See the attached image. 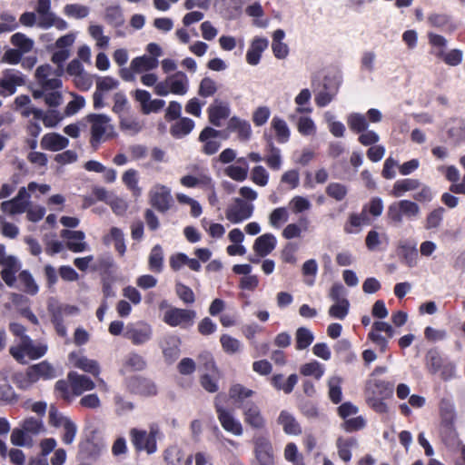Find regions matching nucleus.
Returning a JSON list of instances; mask_svg holds the SVG:
<instances>
[{
	"instance_id": "20e7f679",
	"label": "nucleus",
	"mask_w": 465,
	"mask_h": 465,
	"mask_svg": "<svg viewBox=\"0 0 465 465\" xmlns=\"http://www.w3.org/2000/svg\"><path fill=\"white\" fill-rule=\"evenodd\" d=\"M161 434L160 428L155 423L150 425L149 431L135 428L130 430L131 441L135 450L148 454L157 451V439Z\"/></svg>"
},
{
	"instance_id": "0eeeda50",
	"label": "nucleus",
	"mask_w": 465,
	"mask_h": 465,
	"mask_svg": "<svg viewBox=\"0 0 465 465\" xmlns=\"http://www.w3.org/2000/svg\"><path fill=\"white\" fill-rule=\"evenodd\" d=\"M254 458L252 465H275V456L271 440L266 435L252 438Z\"/></svg>"
},
{
	"instance_id": "f3484780",
	"label": "nucleus",
	"mask_w": 465,
	"mask_h": 465,
	"mask_svg": "<svg viewBox=\"0 0 465 465\" xmlns=\"http://www.w3.org/2000/svg\"><path fill=\"white\" fill-rule=\"evenodd\" d=\"M221 134V131L213 127H205L199 135V141L203 143L202 151L207 155H213L218 152L221 147V143L217 138Z\"/></svg>"
},
{
	"instance_id": "774afa93",
	"label": "nucleus",
	"mask_w": 465,
	"mask_h": 465,
	"mask_svg": "<svg viewBox=\"0 0 465 465\" xmlns=\"http://www.w3.org/2000/svg\"><path fill=\"white\" fill-rule=\"evenodd\" d=\"M448 134L455 143H465V123L462 121H454L453 124L448 130Z\"/></svg>"
},
{
	"instance_id": "338daca9",
	"label": "nucleus",
	"mask_w": 465,
	"mask_h": 465,
	"mask_svg": "<svg viewBox=\"0 0 465 465\" xmlns=\"http://www.w3.org/2000/svg\"><path fill=\"white\" fill-rule=\"evenodd\" d=\"M289 207L294 214H298L309 211L312 203L306 197L297 195L290 200Z\"/></svg>"
},
{
	"instance_id": "a878e982",
	"label": "nucleus",
	"mask_w": 465,
	"mask_h": 465,
	"mask_svg": "<svg viewBox=\"0 0 465 465\" xmlns=\"http://www.w3.org/2000/svg\"><path fill=\"white\" fill-rule=\"evenodd\" d=\"M68 380L73 393L76 396L81 395L84 391H92L94 388V382L87 376L78 374L77 372H70Z\"/></svg>"
},
{
	"instance_id": "f257e3e1",
	"label": "nucleus",
	"mask_w": 465,
	"mask_h": 465,
	"mask_svg": "<svg viewBox=\"0 0 465 465\" xmlns=\"http://www.w3.org/2000/svg\"><path fill=\"white\" fill-rule=\"evenodd\" d=\"M241 197H235L225 210L226 219L232 224H239L250 219L254 212L253 202L258 198V193L249 186L239 189Z\"/></svg>"
},
{
	"instance_id": "2f4dec72",
	"label": "nucleus",
	"mask_w": 465,
	"mask_h": 465,
	"mask_svg": "<svg viewBox=\"0 0 465 465\" xmlns=\"http://www.w3.org/2000/svg\"><path fill=\"white\" fill-rule=\"evenodd\" d=\"M398 253L409 267H414L418 263V250L416 244L407 241H401L398 245Z\"/></svg>"
},
{
	"instance_id": "cd10ccee",
	"label": "nucleus",
	"mask_w": 465,
	"mask_h": 465,
	"mask_svg": "<svg viewBox=\"0 0 465 465\" xmlns=\"http://www.w3.org/2000/svg\"><path fill=\"white\" fill-rule=\"evenodd\" d=\"M277 423L282 426L284 433L288 435H300L302 433V426L288 411H282L277 418Z\"/></svg>"
},
{
	"instance_id": "09e8293b",
	"label": "nucleus",
	"mask_w": 465,
	"mask_h": 465,
	"mask_svg": "<svg viewBox=\"0 0 465 465\" xmlns=\"http://www.w3.org/2000/svg\"><path fill=\"white\" fill-rule=\"evenodd\" d=\"M111 240L114 242L115 250L119 252L121 256H123L126 251L124 234L123 231L117 227H113L110 231V234L108 236H105L104 239L105 243H109Z\"/></svg>"
},
{
	"instance_id": "393cba45",
	"label": "nucleus",
	"mask_w": 465,
	"mask_h": 465,
	"mask_svg": "<svg viewBox=\"0 0 465 465\" xmlns=\"http://www.w3.org/2000/svg\"><path fill=\"white\" fill-rule=\"evenodd\" d=\"M228 130L237 134L241 142H247L251 139L252 131L250 123L237 116H232L228 122Z\"/></svg>"
},
{
	"instance_id": "b1692460",
	"label": "nucleus",
	"mask_w": 465,
	"mask_h": 465,
	"mask_svg": "<svg viewBox=\"0 0 465 465\" xmlns=\"http://www.w3.org/2000/svg\"><path fill=\"white\" fill-rule=\"evenodd\" d=\"M130 390L143 396H154L157 393V387L154 382L143 377H134L129 381Z\"/></svg>"
},
{
	"instance_id": "58836bf2",
	"label": "nucleus",
	"mask_w": 465,
	"mask_h": 465,
	"mask_svg": "<svg viewBox=\"0 0 465 465\" xmlns=\"http://www.w3.org/2000/svg\"><path fill=\"white\" fill-rule=\"evenodd\" d=\"M131 62L132 68L139 74L154 70L159 65V60L156 59V57H151L148 54L137 56L134 58Z\"/></svg>"
},
{
	"instance_id": "412c9836",
	"label": "nucleus",
	"mask_w": 465,
	"mask_h": 465,
	"mask_svg": "<svg viewBox=\"0 0 465 465\" xmlns=\"http://www.w3.org/2000/svg\"><path fill=\"white\" fill-rule=\"evenodd\" d=\"M0 265L4 267L1 272L3 281L9 287H13L16 282L15 274L21 269V263L16 257L9 255L8 259L0 261Z\"/></svg>"
},
{
	"instance_id": "ea45409f",
	"label": "nucleus",
	"mask_w": 465,
	"mask_h": 465,
	"mask_svg": "<svg viewBox=\"0 0 465 465\" xmlns=\"http://www.w3.org/2000/svg\"><path fill=\"white\" fill-rule=\"evenodd\" d=\"M369 224V218L366 213V209H363L361 213H352L349 217L348 223L344 226V231L347 233H357L360 228L363 225Z\"/></svg>"
},
{
	"instance_id": "49530a36",
	"label": "nucleus",
	"mask_w": 465,
	"mask_h": 465,
	"mask_svg": "<svg viewBox=\"0 0 465 465\" xmlns=\"http://www.w3.org/2000/svg\"><path fill=\"white\" fill-rule=\"evenodd\" d=\"M124 185L132 192L133 195L138 197L142 193V189L138 185V173L134 169L126 170L122 177Z\"/></svg>"
},
{
	"instance_id": "a18cd8bd",
	"label": "nucleus",
	"mask_w": 465,
	"mask_h": 465,
	"mask_svg": "<svg viewBox=\"0 0 465 465\" xmlns=\"http://www.w3.org/2000/svg\"><path fill=\"white\" fill-rule=\"evenodd\" d=\"M297 382L298 377L296 374H291L286 381H283V376L282 374H276L272 378V384L273 387L279 391H283L287 394L292 391Z\"/></svg>"
},
{
	"instance_id": "f03ea898",
	"label": "nucleus",
	"mask_w": 465,
	"mask_h": 465,
	"mask_svg": "<svg viewBox=\"0 0 465 465\" xmlns=\"http://www.w3.org/2000/svg\"><path fill=\"white\" fill-rule=\"evenodd\" d=\"M90 128V144L93 148L116 136L114 125L110 116L104 114H90L85 117Z\"/></svg>"
},
{
	"instance_id": "f8f14e48",
	"label": "nucleus",
	"mask_w": 465,
	"mask_h": 465,
	"mask_svg": "<svg viewBox=\"0 0 465 465\" xmlns=\"http://www.w3.org/2000/svg\"><path fill=\"white\" fill-rule=\"evenodd\" d=\"M124 336L134 345H142L152 339V326L144 322H137L126 325Z\"/></svg>"
},
{
	"instance_id": "a19ab883",
	"label": "nucleus",
	"mask_w": 465,
	"mask_h": 465,
	"mask_svg": "<svg viewBox=\"0 0 465 465\" xmlns=\"http://www.w3.org/2000/svg\"><path fill=\"white\" fill-rule=\"evenodd\" d=\"M341 383L342 379L337 375L331 376L328 380L329 399L334 404L340 403L342 400Z\"/></svg>"
},
{
	"instance_id": "ddd939ff",
	"label": "nucleus",
	"mask_w": 465,
	"mask_h": 465,
	"mask_svg": "<svg viewBox=\"0 0 465 465\" xmlns=\"http://www.w3.org/2000/svg\"><path fill=\"white\" fill-rule=\"evenodd\" d=\"M29 200L30 194L25 187H21L15 198L1 203L0 209L10 215L20 214L26 211Z\"/></svg>"
},
{
	"instance_id": "bf43d9fd",
	"label": "nucleus",
	"mask_w": 465,
	"mask_h": 465,
	"mask_svg": "<svg viewBox=\"0 0 465 465\" xmlns=\"http://www.w3.org/2000/svg\"><path fill=\"white\" fill-rule=\"evenodd\" d=\"M64 13L66 16L74 19L85 18L89 13V7L80 4H68L64 7Z\"/></svg>"
},
{
	"instance_id": "f704fd0d",
	"label": "nucleus",
	"mask_w": 465,
	"mask_h": 465,
	"mask_svg": "<svg viewBox=\"0 0 465 465\" xmlns=\"http://www.w3.org/2000/svg\"><path fill=\"white\" fill-rule=\"evenodd\" d=\"M266 155L264 162L267 166L273 171H279L282 166V156L280 148L274 145L272 142L268 143L266 145Z\"/></svg>"
},
{
	"instance_id": "423d86ee",
	"label": "nucleus",
	"mask_w": 465,
	"mask_h": 465,
	"mask_svg": "<svg viewBox=\"0 0 465 465\" xmlns=\"http://www.w3.org/2000/svg\"><path fill=\"white\" fill-rule=\"evenodd\" d=\"M420 213V208L416 202L411 200H400L392 203L388 207V218L395 223H401L403 218L413 220Z\"/></svg>"
},
{
	"instance_id": "e433bc0d",
	"label": "nucleus",
	"mask_w": 465,
	"mask_h": 465,
	"mask_svg": "<svg viewBox=\"0 0 465 465\" xmlns=\"http://www.w3.org/2000/svg\"><path fill=\"white\" fill-rule=\"evenodd\" d=\"M23 347L25 349L26 356L31 360H37L43 357L47 351L46 343H35L30 337L23 338Z\"/></svg>"
},
{
	"instance_id": "680f3d73",
	"label": "nucleus",
	"mask_w": 465,
	"mask_h": 465,
	"mask_svg": "<svg viewBox=\"0 0 465 465\" xmlns=\"http://www.w3.org/2000/svg\"><path fill=\"white\" fill-rule=\"evenodd\" d=\"M302 272L303 276L305 277V283L309 286L314 284L315 277L318 272V263L316 260L310 259L307 260L302 267Z\"/></svg>"
},
{
	"instance_id": "79ce46f5",
	"label": "nucleus",
	"mask_w": 465,
	"mask_h": 465,
	"mask_svg": "<svg viewBox=\"0 0 465 465\" xmlns=\"http://www.w3.org/2000/svg\"><path fill=\"white\" fill-rule=\"evenodd\" d=\"M194 122L188 117H182L172 125L170 133L176 138H182L189 134L194 128Z\"/></svg>"
},
{
	"instance_id": "de8ad7c7",
	"label": "nucleus",
	"mask_w": 465,
	"mask_h": 465,
	"mask_svg": "<svg viewBox=\"0 0 465 465\" xmlns=\"http://www.w3.org/2000/svg\"><path fill=\"white\" fill-rule=\"evenodd\" d=\"M10 441L13 445L18 447L31 448L34 445L32 436L22 428H15L13 430L10 436Z\"/></svg>"
},
{
	"instance_id": "6e6552de",
	"label": "nucleus",
	"mask_w": 465,
	"mask_h": 465,
	"mask_svg": "<svg viewBox=\"0 0 465 465\" xmlns=\"http://www.w3.org/2000/svg\"><path fill=\"white\" fill-rule=\"evenodd\" d=\"M195 318L193 310L171 307L164 312L163 321L171 327L188 329L194 324Z\"/></svg>"
},
{
	"instance_id": "9b49d317",
	"label": "nucleus",
	"mask_w": 465,
	"mask_h": 465,
	"mask_svg": "<svg viewBox=\"0 0 465 465\" xmlns=\"http://www.w3.org/2000/svg\"><path fill=\"white\" fill-rule=\"evenodd\" d=\"M25 84V76L15 69H5L0 77V95L11 96L16 92L18 86Z\"/></svg>"
},
{
	"instance_id": "37998d69",
	"label": "nucleus",
	"mask_w": 465,
	"mask_h": 465,
	"mask_svg": "<svg viewBox=\"0 0 465 465\" xmlns=\"http://www.w3.org/2000/svg\"><path fill=\"white\" fill-rule=\"evenodd\" d=\"M314 341V334L306 327H300L295 332V348L302 351L311 346Z\"/></svg>"
},
{
	"instance_id": "473e14b6",
	"label": "nucleus",
	"mask_w": 465,
	"mask_h": 465,
	"mask_svg": "<svg viewBox=\"0 0 465 465\" xmlns=\"http://www.w3.org/2000/svg\"><path fill=\"white\" fill-rule=\"evenodd\" d=\"M420 185V181L413 178H405L394 183L391 194L393 197L400 198L408 192L416 191Z\"/></svg>"
},
{
	"instance_id": "864d4df0",
	"label": "nucleus",
	"mask_w": 465,
	"mask_h": 465,
	"mask_svg": "<svg viewBox=\"0 0 465 465\" xmlns=\"http://www.w3.org/2000/svg\"><path fill=\"white\" fill-rule=\"evenodd\" d=\"M19 283L21 284V289L31 294L35 295L38 292V285L35 282L31 273L27 271H23L18 275Z\"/></svg>"
},
{
	"instance_id": "c9c22d12",
	"label": "nucleus",
	"mask_w": 465,
	"mask_h": 465,
	"mask_svg": "<svg viewBox=\"0 0 465 465\" xmlns=\"http://www.w3.org/2000/svg\"><path fill=\"white\" fill-rule=\"evenodd\" d=\"M120 128L123 132L134 135L144 128V122L133 115H120Z\"/></svg>"
},
{
	"instance_id": "dca6fc26",
	"label": "nucleus",
	"mask_w": 465,
	"mask_h": 465,
	"mask_svg": "<svg viewBox=\"0 0 465 465\" xmlns=\"http://www.w3.org/2000/svg\"><path fill=\"white\" fill-rule=\"evenodd\" d=\"M244 422L255 430H262L266 427V419L260 407L253 402L246 403L242 408Z\"/></svg>"
},
{
	"instance_id": "69168bd1",
	"label": "nucleus",
	"mask_w": 465,
	"mask_h": 465,
	"mask_svg": "<svg viewBox=\"0 0 465 465\" xmlns=\"http://www.w3.org/2000/svg\"><path fill=\"white\" fill-rule=\"evenodd\" d=\"M269 173L262 165H256L251 172V180L258 186L264 187L269 182Z\"/></svg>"
},
{
	"instance_id": "4c0bfd02",
	"label": "nucleus",
	"mask_w": 465,
	"mask_h": 465,
	"mask_svg": "<svg viewBox=\"0 0 465 465\" xmlns=\"http://www.w3.org/2000/svg\"><path fill=\"white\" fill-rule=\"evenodd\" d=\"M272 129L274 131L275 137L278 143H286L291 138V130L282 118L273 116L271 122Z\"/></svg>"
},
{
	"instance_id": "c756f323",
	"label": "nucleus",
	"mask_w": 465,
	"mask_h": 465,
	"mask_svg": "<svg viewBox=\"0 0 465 465\" xmlns=\"http://www.w3.org/2000/svg\"><path fill=\"white\" fill-rule=\"evenodd\" d=\"M29 369L31 371L30 376L35 379V382L40 380H52L57 376L54 368L46 361L34 364Z\"/></svg>"
},
{
	"instance_id": "4be33fe9",
	"label": "nucleus",
	"mask_w": 465,
	"mask_h": 465,
	"mask_svg": "<svg viewBox=\"0 0 465 465\" xmlns=\"http://www.w3.org/2000/svg\"><path fill=\"white\" fill-rule=\"evenodd\" d=\"M69 361L76 368L85 372H89L97 377L100 374V366L95 360L87 358L77 352L69 354Z\"/></svg>"
},
{
	"instance_id": "052dcab7",
	"label": "nucleus",
	"mask_w": 465,
	"mask_h": 465,
	"mask_svg": "<svg viewBox=\"0 0 465 465\" xmlns=\"http://www.w3.org/2000/svg\"><path fill=\"white\" fill-rule=\"evenodd\" d=\"M164 460L168 465H183V452L177 445L168 447L164 451Z\"/></svg>"
},
{
	"instance_id": "a211bd4d",
	"label": "nucleus",
	"mask_w": 465,
	"mask_h": 465,
	"mask_svg": "<svg viewBox=\"0 0 465 465\" xmlns=\"http://www.w3.org/2000/svg\"><path fill=\"white\" fill-rule=\"evenodd\" d=\"M231 108L227 102L215 99L208 108L209 121L216 127L222 126L223 121L230 116Z\"/></svg>"
},
{
	"instance_id": "1a4fd4ad",
	"label": "nucleus",
	"mask_w": 465,
	"mask_h": 465,
	"mask_svg": "<svg viewBox=\"0 0 465 465\" xmlns=\"http://www.w3.org/2000/svg\"><path fill=\"white\" fill-rule=\"evenodd\" d=\"M214 406L217 412V418L223 430L234 436H242L243 433L242 424L229 410L221 405L220 395L215 398Z\"/></svg>"
},
{
	"instance_id": "603ef678",
	"label": "nucleus",
	"mask_w": 465,
	"mask_h": 465,
	"mask_svg": "<svg viewBox=\"0 0 465 465\" xmlns=\"http://www.w3.org/2000/svg\"><path fill=\"white\" fill-rule=\"evenodd\" d=\"M289 220V212L286 207H278L269 214V223L272 228L280 229Z\"/></svg>"
},
{
	"instance_id": "3c124183",
	"label": "nucleus",
	"mask_w": 465,
	"mask_h": 465,
	"mask_svg": "<svg viewBox=\"0 0 465 465\" xmlns=\"http://www.w3.org/2000/svg\"><path fill=\"white\" fill-rule=\"evenodd\" d=\"M10 42L22 54L30 52L34 47V41L23 33L14 34L11 36Z\"/></svg>"
},
{
	"instance_id": "c03bdc74",
	"label": "nucleus",
	"mask_w": 465,
	"mask_h": 465,
	"mask_svg": "<svg viewBox=\"0 0 465 465\" xmlns=\"http://www.w3.org/2000/svg\"><path fill=\"white\" fill-rule=\"evenodd\" d=\"M149 269L154 272H161L163 269V251L160 244L154 245L148 258Z\"/></svg>"
},
{
	"instance_id": "6e6d98bb",
	"label": "nucleus",
	"mask_w": 465,
	"mask_h": 465,
	"mask_svg": "<svg viewBox=\"0 0 465 465\" xmlns=\"http://www.w3.org/2000/svg\"><path fill=\"white\" fill-rule=\"evenodd\" d=\"M337 88H328L326 84L322 90L319 91L314 97L315 104L318 107H325L331 104L335 98Z\"/></svg>"
},
{
	"instance_id": "c85d7f7f",
	"label": "nucleus",
	"mask_w": 465,
	"mask_h": 465,
	"mask_svg": "<svg viewBox=\"0 0 465 465\" xmlns=\"http://www.w3.org/2000/svg\"><path fill=\"white\" fill-rule=\"evenodd\" d=\"M69 145V140L57 133H49L45 134L41 140V146L45 150L57 152L66 148Z\"/></svg>"
},
{
	"instance_id": "4468645a",
	"label": "nucleus",
	"mask_w": 465,
	"mask_h": 465,
	"mask_svg": "<svg viewBox=\"0 0 465 465\" xmlns=\"http://www.w3.org/2000/svg\"><path fill=\"white\" fill-rule=\"evenodd\" d=\"M151 204L159 212H166L172 203L171 189L165 185L155 184L149 193Z\"/></svg>"
},
{
	"instance_id": "e2e57ef3",
	"label": "nucleus",
	"mask_w": 465,
	"mask_h": 465,
	"mask_svg": "<svg viewBox=\"0 0 465 465\" xmlns=\"http://www.w3.org/2000/svg\"><path fill=\"white\" fill-rule=\"evenodd\" d=\"M220 342L223 350L228 354H234L242 349L241 341L228 334H223Z\"/></svg>"
},
{
	"instance_id": "39448f33",
	"label": "nucleus",
	"mask_w": 465,
	"mask_h": 465,
	"mask_svg": "<svg viewBox=\"0 0 465 465\" xmlns=\"http://www.w3.org/2000/svg\"><path fill=\"white\" fill-rule=\"evenodd\" d=\"M189 78L182 71L168 74L156 86V95L167 96L169 94L175 95H185L189 91Z\"/></svg>"
},
{
	"instance_id": "7c9ffc66",
	"label": "nucleus",
	"mask_w": 465,
	"mask_h": 465,
	"mask_svg": "<svg viewBox=\"0 0 465 465\" xmlns=\"http://www.w3.org/2000/svg\"><path fill=\"white\" fill-rule=\"evenodd\" d=\"M310 221L306 216H302L299 222L287 224L282 230V235L286 240H292L302 236V232H307Z\"/></svg>"
},
{
	"instance_id": "7ed1b4c3",
	"label": "nucleus",
	"mask_w": 465,
	"mask_h": 465,
	"mask_svg": "<svg viewBox=\"0 0 465 465\" xmlns=\"http://www.w3.org/2000/svg\"><path fill=\"white\" fill-rule=\"evenodd\" d=\"M64 68H53L52 65L45 64L38 66L35 70V84L39 87L33 90V97L40 99L45 93L54 89L62 88L60 77L64 74Z\"/></svg>"
},
{
	"instance_id": "aec40b11",
	"label": "nucleus",
	"mask_w": 465,
	"mask_h": 465,
	"mask_svg": "<svg viewBox=\"0 0 465 465\" xmlns=\"http://www.w3.org/2000/svg\"><path fill=\"white\" fill-rule=\"evenodd\" d=\"M276 246V237L271 232H266L255 239L252 250L258 256L266 257L275 250Z\"/></svg>"
},
{
	"instance_id": "9d476101",
	"label": "nucleus",
	"mask_w": 465,
	"mask_h": 465,
	"mask_svg": "<svg viewBox=\"0 0 465 465\" xmlns=\"http://www.w3.org/2000/svg\"><path fill=\"white\" fill-rule=\"evenodd\" d=\"M48 310L52 315V322L57 334L64 338L66 337L67 330L64 324V318L76 315L79 312V309L74 305L63 304L57 306L50 305Z\"/></svg>"
},
{
	"instance_id": "8fccbe9b",
	"label": "nucleus",
	"mask_w": 465,
	"mask_h": 465,
	"mask_svg": "<svg viewBox=\"0 0 465 465\" xmlns=\"http://www.w3.org/2000/svg\"><path fill=\"white\" fill-rule=\"evenodd\" d=\"M347 124L350 129L355 133H362L368 129V122L365 115L359 113H351L347 116Z\"/></svg>"
},
{
	"instance_id": "5701e85b",
	"label": "nucleus",
	"mask_w": 465,
	"mask_h": 465,
	"mask_svg": "<svg viewBox=\"0 0 465 465\" xmlns=\"http://www.w3.org/2000/svg\"><path fill=\"white\" fill-rule=\"evenodd\" d=\"M358 440L355 437L340 436L336 440V448L339 458L345 463H349L352 458V450L358 448Z\"/></svg>"
},
{
	"instance_id": "5fc2aeb1",
	"label": "nucleus",
	"mask_w": 465,
	"mask_h": 465,
	"mask_svg": "<svg viewBox=\"0 0 465 465\" xmlns=\"http://www.w3.org/2000/svg\"><path fill=\"white\" fill-rule=\"evenodd\" d=\"M300 371L304 376H312L316 380H320L325 372V368L322 363L313 361L302 365Z\"/></svg>"
},
{
	"instance_id": "4d7b16f0",
	"label": "nucleus",
	"mask_w": 465,
	"mask_h": 465,
	"mask_svg": "<svg viewBox=\"0 0 465 465\" xmlns=\"http://www.w3.org/2000/svg\"><path fill=\"white\" fill-rule=\"evenodd\" d=\"M428 38L430 45L433 47L431 54L438 58H440V56H442L447 46V39L440 35L433 33H430L428 35Z\"/></svg>"
},
{
	"instance_id": "13d9d810",
	"label": "nucleus",
	"mask_w": 465,
	"mask_h": 465,
	"mask_svg": "<svg viewBox=\"0 0 465 465\" xmlns=\"http://www.w3.org/2000/svg\"><path fill=\"white\" fill-rule=\"evenodd\" d=\"M385 241L388 242V237L385 233H380L376 230L368 232L365 238V244L369 251H377L379 246Z\"/></svg>"
},
{
	"instance_id": "2eb2a0df",
	"label": "nucleus",
	"mask_w": 465,
	"mask_h": 465,
	"mask_svg": "<svg viewBox=\"0 0 465 465\" xmlns=\"http://www.w3.org/2000/svg\"><path fill=\"white\" fill-rule=\"evenodd\" d=\"M60 235L66 240V248L75 253L88 251L89 245L85 242V233L83 231H71L64 229Z\"/></svg>"
},
{
	"instance_id": "6ab92c4d",
	"label": "nucleus",
	"mask_w": 465,
	"mask_h": 465,
	"mask_svg": "<svg viewBox=\"0 0 465 465\" xmlns=\"http://www.w3.org/2000/svg\"><path fill=\"white\" fill-rule=\"evenodd\" d=\"M311 99V91L308 88L302 89L294 98L296 108L288 115V119L295 120L298 114H311L312 113Z\"/></svg>"
},
{
	"instance_id": "bb28decb",
	"label": "nucleus",
	"mask_w": 465,
	"mask_h": 465,
	"mask_svg": "<svg viewBox=\"0 0 465 465\" xmlns=\"http://www.w3.org/2000/svg\"><path fill=\"white\" fill-rule=\"evenodd\" d=\"M365 393L370 396L387 398L392 393V385L383 380L369 379L365 385Z\"/></svg>"
},
{
	"instance_id": "0e129e2a",
	"label": "nucleus",
	"mask_w": 465,
	"mask_h": 465,
	"mask_svg": "<svg viewBox=\"0 0 465 465\" xmlns=\"http://www.w3.org/2000/svg\"><path fill=\"white\" fill-rule=\"evenodd\" d=\"M224 173L233 181L243 182L248 176V167L231 164L224 169Z\"/></svg>"
},
{
	"instance_id": "72a5a7b5",
	"label": "nucleus",
	"mask_w": 465,
	"mask_h": 465,
	"mask_svg": "<svg viewBox=\"0 0 465 465\" xmlns=\"http://www.w3.org/2000/svg\"><path fill=\"white\" fill-rule=\"evenodd\" d=\"M295 124L297 131L302 136H313L316 134L317 126L309 114H298L295 120H290Z\"/></svg>"
}]
</instances>
